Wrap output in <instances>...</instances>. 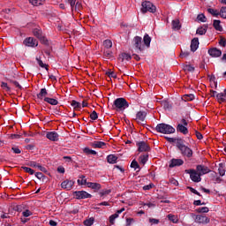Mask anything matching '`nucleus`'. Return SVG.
Listing matches in <instances>:
<instances>
[{
  "label": "nucleus",
  "instance_id": "obj_34",
  "mask_svg": "<svg viewBox=\"0 0 226 226\" xmlns=\"http://www.w3.org/2000/svg\"><path fill=\"white\" fill-rule=\"evenodd\" d=\"M207 11H208V13H210V15H213V17L220 16V11H218V10H215L213 8H208Z\"/></svg>",
  "mask_w": 226,
  "mask_h": 226
},
{
  "label": "nucleus",
  "instance_id": "obj_13",
  "mask_svg": "<svg viewBox=\"0 0 226 226\" xmlns=\"http://www.w3.org/2000/svg\"><path fill=\"white\" fill-rule=\"evenodd\" d=\"M195 223H202L203 225H206V223H209V218L206 215H198L194 218Z\"/></svg>",
  "mask_w": 226,
  "mask_h": 226
},
{
  "label": "nucleus",
  "instance_id": "obj_28",
  "mask_svg": "<svg viewBox=\"0 0 226 226\" xmlns=\"http://www.w3.org/2000/svg\"><path fill=\"white\" fill-rule=\"evenodd\" d=\"M161 105L163 106L164 110H170L172 109V104L167 100L162 101Z\"/></svg>",
  "mask_w": 226,
  "mask_h": 226
},
{
  "label": "nucleus",
  "instance_id": "obj_50",
  "mask_svg": "<svg viewBox=\"0 0 226 226\" xmlns=\"http://www.w3.org/2000/svg\"><path fill=\"white\" fill-rule=\"evenodd\" d=\"M81 9H82V4H80V2H76L74 4V11H80Z\"/></svg>",
  "mask_w": 226,
  "mask_h": 226
},
{
  "label": "nucleus",
  "instance_id": "obj_1",
  "mask_svg": "<svg viewBox=\"0 0 226 226\" xmlns=\"http://www.w3.org/2000/svg\"><path fill=\"white\" fill-rule=\"evenodd\" d=\"M133 47L138 50V52H144V50L147 49H149L151 47V37L149 34H146L143 37V43H142V37L140 36H135L133 38Z\"/></svg>",
  "mask_w": 226,
  "mask_h": 226
},
{
  "label": "nucleus",
  "instance_id": "obj_47",
  "mask_svg": "<svg viewBox=\"0 0 226 226\" xmlns=\"http://www.w3.org/2000/svg\"><path fill=\"white\" fill-rule=\"evenodd\" d=\"M103 45H104L105 49H111V47H112V41L105 40L103 41Z\"/></svg>",
  "mask_w": 226,
  "mask_h": 226
},
{
  "label": "nucleus",
  "instance_id": "obj_32",
  "mask_svg": "<svg viewBox=\"0 0 226 226\" xmlns=\"http://www.w3.org/2000/svg\"><path fill=\"white\" fill-rule=\"evenodd\" d=\"M29 3H31L33 6H40L45 4V0H29Z\"/></svg>",
  "mask_w": 226,
  "mask_h": 226
},
{
  "label": "nucleus",
  "instance_id": "obj_18",
  "mask_svg": "<svg viewBox=\"0 0 226 226\" xmlns=\"http://www.w3.org/2000/svg\"><path fill=\"white\" fill-rule=\"evenodd\" d=\"M46 138H48L49 140H51V142H57V140H59V135L56 132H48L46 133Z\"/></svg>",
  "mask_w": 226,
  "mask_h": 226
},
{
  "label": "nucleus",
  "instance_id": "obj_10",
  "mask_svg": "<svg viewBox=\"0 0 226 226\" xmlns=\"http://www.w3.org/2000/svg\"><path fill=\"white\" fill-rule=\"evenodd\" d=\"M23 45H25V47L34 49V47H38V40L34 37H27L23 41Z\"/></svg>",
  "mask_w": 226,
  "mask_h": 226
},
{
  "label": "nucleus",
  "instance_id": "obj_15",
  "mask_svg": "<svg viewBox=\"0 0 226 226\" xmlns=\"http://www.w3.org/2000/svg\"><path fill=\"white\" fill-rule=\"evenodd\" d=\"M185 163L183 159H171L169 164L170 169H174V167H181Z\"/></svg>",
  "mask_w": 226,
  "mask_h": 226
},
{
  "label": "nucleus",
  "instance_id": "obj_58",
  "mask_svg": "<svg viewBox=\"0 0 226 226\" xmlns=\"http://www.w3.org/2000/svg\"><path fill=\"white\" fill-rule=\"evenodd\" d=\"M37 169L41 170V172H44V174H47L49 170H47V168L41 166L40 163L37 165Z\"/></svg>",
  "mask_w": 226,
  "mask_h": 226
},
{
  "label": "nucleus",
  "instance_id": "obj_19",
  "mask_svg": "<svg viewBox=\"0 0 226 226\" xmlns=\"http://www.w3.org/2000/svg\"><path fill=\"white\" fill-rule=\"evenodd\" d=\"M147 116V113L146 111H139L136 114V121H138V123H144Z\"/></svg>",
  "mask_w": 226,
  "mask_h": 226
},
{
  "label": "nucleus",
  "instance_id": "obj_21",
  "mask_svg": "<svg viewBox=\"0 0 226 226\" xmlns=\"http://www.w3.org/2000/svg\"><path fill=\"white\" fill-rule=\"evenodd\" d=\"M199 49V38H193L191 41V50L195 52Z\"/></svg>",
  "mask_w": 226,
  "mask_h": 226
},
{
  "label": "nucleus",
  "instance_id": "obj_31",
  "mask_svg": "<svg viewBox=\"0 0 226 226\" xmlns=\"http://www.w3.org/2000/svg\"><path fill=\"white\" fill-rule=\"evenodd\" d=\"M183 100L185 102H193V100H195V95L193 94H185Z\"/></svg>",
  "mask_w": 226,
  "mask_h": 226
},
{
  "label": "nucleus",
  "instance_id": "obj_23",
  "mask_svg": "<svg viewBox=\"0 0 226 226\" xmlns=\"http://www.w3.org/2000/svg\"><path fill=\"white\" fill-rule=\"evenodd\" d=\"M173 31H179L181 29V22L179 19H173L171 22Z\"/></svg>",
  "mask_w": 226,
  "mask_h": 226
},
{
  "label": "nucleus",
  "instance_id": "obj_22",
  "mask_svg": "<svg viewBox=\"0 0 226 226\" xmlns=\"http://www.w3.org/2000/svg\"><path fill=\"white\" fill-rule=\"evenodd\" d=\"M222 21L220 19H215L213 22V27L215 29V31H223V27L222 26Z\"/></svg>",
  "mask_w": 226,
  "mask_h": 226
},
{
  "label": "nucleus",
  "instance_id": "obj_39",
  "mask_svg": "<svg viewBox=\"0 0 226 226\" xmlns=\"http://www.w3.org/2000/svg\"><path fill=\"white\" fill-rule=\"evenodd\" d=\"M217 102L219 103H223L225 102V96L223 95V93H220L216 94Z\"/></svg>",
  "mask_w": 226,
  "mask_h": 226
},
{
  "label": "nucleus",
  "instance_id": "obj_7",
  "mask_svg": "<svg viewBox=\"0 0 226 226\" xmlns=\"http://www.w3.org/2000/svg\"><path fill=\"white\" fill-rule=\"evenodd\" d=\"M185 174H190V178L193 181V183H200L202 181L200 172L193 169L185 170Z\"/></svg>",
  "mask_w": 226,
  "mask_h": 226
},
{
  "label": "nucleus",
  "instance_id": "obj_46",
  "mask_svg": "<svg viewBox=\"0 0 226 226\" xmlns=\"http://www.w3.org/2000/svg\"><path fill=\"white\" fill-rule=\"evenodd\" d=\"M22 215L24 216V218H29V216H33V212H31V210L29 209H26L22 212Z\"/></svg>",
  "mask_w": 226,
  "mask_h": 226
},
{
  "label": "nucleus",
  "instance_id": "obj_2",
  "mask_svg": "<svg viewBox=\"0 0 226 226\" xmlns=\"http://www.w3.org/2000/svg\"><path fill=\"white\" fill-rule=\"evenodd\" d=\"M177 149L180 151L182 156L185 158H192L193 156V150L190 147L185 145V139L177 138Z\"/></svg>",
  "mask_w": 226,
  "mask_h": 226
},
{
  "label": "nucleus",
  "instance_id": "obj_40",
  "mask_svg": "<svg viewBox=\"0 0 226 226\" xmlns=\"http://www.w3.org/2000/svg\"><path fill=\"white\" fill-rule=\"evenodd\" d=\"M196 213H209V207H200L196 209Z\"/></svg>",
  "mask_w": 226,
  "mask_h": 226
},
{
  "label": "nucleus",
  "instance_id": "obj_36",
  "mask_svg": "<svg viewBox=\"0 0 226 226\" xmlns=\"http://www.w3.org/2000/svg\"><path fill=\"white\" fill-rule=\"evenodd\" d=\"M167 218L170 220V222H172V223H177V222H179L177 217L172 214L168 215Z\"/></svg>",
  "mask_w": 226,
  "mask_h": 226
},
{
  "label": "nucleus",
  "instance_id": "obj_37",
  "mask_svg": "<svg viewBox=\"0 0 226 226\" xmlns=\"http://www.w3.org/2000/svg\"><path fill=\"white\" fill-rule=\"evenodd\" d=\"M36 61L39 64V66H41V68H45V70H47V72H49V65L47 64H43V61H41V59L36 57Z\"/></svg>",
  "mask_w": 226,
  "mask_h": 226
},
{
  "label": "nucleus",
  "instance_id": "obj_48",
  "mask_svg": "<svg viewBox=\"0 0 226 226\" xmlns=\"http://www.w3.org/2000/svg\"><path fill=\"white\" fill-rule=\"evenodd\" d=\"M197 20L199 21V22H206L207 20V19L206 18V15H204V14H199L198 16H197Z\"/></svg>",
  "mask_w": 226,
  "mask_h": 226
},
{
  "label": "nucleus",
  "instance_id": "obj_8",
  "mask_svg": "<svg viewBox=\"0 0 226 226\" xmlns=\"http://www.w3.org/2000/svg\"><path fill=\"white\" fill-rule=\"evenodd\" d=\"M182 124H178L177 125V132L178 133H182L183 135H188L189 132H188V122L186 121V119L183 118L181 120Z\"/></svg>",
  "mask_w": 226,
  "mask_h": 226
},
{
  "label": "nucleus",
  "instance_id": "obj_25",
  "mask_svg": "<svg viewBox=\"0 0 226 226\" xmlns=\"http://www.w3.org/2000/svg\"><path fill=\"white\" fill-rule=\"evenodd\" d=\"M119 59L120 61H131L132 59V55L131 54H128V53H122L120 56H119Z\"/></svg>",
  "mask_w": 226,
  "mask_h": 226
},
{
  "label": "nucleus",
  "instance_id": "obj_59",
  "mask_svg": "<svg viewBox=\"0 0 226 226\" xmlns=\"http://www.w3.org/2000/svg\"><path fill=\"white\" fill-rule=\"evenodd\" d=\"M188 190H190V192L192 193H194V195H198L199 197H200V192H199L197 190H195L193 187H187Z\"/></svg>",
  "mask_w": 226,
  "mask_h": 226
},
{
  "label": "nucleus",
  "instance_id": "obj_51",
  "mask_svg": "<svg viewBox=\"0 0 226 226\" xmlns=\"http://www.w3.org/2000/svg\"><path fill=\"white\" fill-rule=\"evenodd\" d=\"M1 87H3V89H5L7 92L11 91V87H10L8 86V83H6V82H2L1 83Z\"/></svg>",
  "mask_w": 226,
  "mask_h": 226
},
{
  "label": "nucleus",
  "instance_id": "obj_6",
  "mask_svg": "<svg viewBox=\"0 0 226 226\" xmlns=\"http://www.w3.org/2000/svg\"><path fill=\"white\" fill-rule=\"evenodd\" d=\"M141 6V13H147V11H149V13H154L156 11V6L149 1L142 2Z\"/></svg>",
  "mask_w": 226,
  "mask_h": 226
},
{
  "label": "nucleus",
  "instance_id": "obj_49",
  "mask_svg": "<svg viewBox=\"0 0 226 226\" xmlns=\"http://www.w3.org/2000/svg\"><path fill=\"white\" fill-rule=\"evenodd\" d=\"M219 15L220 17H222V19H226V7H222L220 11H219Z\"/></svg>",
  "mask_w": 226,
  "mask_h": 226
},
{
  "label": "nucleus",
  "instance_id": "obj_63",
  "mask_svg": "<svg viewBox=\"0 0 226 226\" xmlns=\"http://www.w3.org/2000/svg\"><path fill=\"white\" fill-rule=\"evenodd\" d=\"M154 184H149L147 185H144L143 190L149 191V190H151V188H154Z\"/></svg>",
  "mask_w": 226,
  "mask_h": 226
},
{
  "label": "nucleus",
  "instance_id": "obj_54",
  "mask_svg": "<svg viewBox=\"0 0 226 226\" xmlns=\"http://www.w3.org/2000/svg\"><path fill=\"white\" fill-rule=\"evenodd\" d=\"M77 183H78V185H86V186H87V185L89 184V182H87V179H78V181H77Z\"/></svg>",
  "mask_w": 226,
  "mask_h": 226
},
{
  "label": "nucleus",
  "instance_id": "obj_61",
  "mask_svg": "<svg viewBox=\"0 0 226 226\" xmlns=\"http://www.w3.org/2000/svg\"><path fill=\"white\" fill-rule=\"evenodd\" d=\"M11 151H13V153H14L15 154H20L22 153V151L19 150V147H11Z\"/></svg>",
  "mask_w": 226,
  "mask_h": 226
},
{
  "label": "nucleus",
  "instance_id": "obj_26",
  "mask_svg": "<svg viewBox=\"0 0 226 226\" xmlns=\"http://www.w3.org/2000/svg\"><path fill=\"white\" fill-rule=\"evenodd\" d=\"M7 80H8V82H10V84H12L13 86H15V87H17L20 91H22V89H24V87H21V85H20V83H19V81L14 80L12 79H7Z\"/></svg>",
  "mask_w": 226,
  "mask_h": 226
},
{
  "label": "nucleus",
  "instance_id": "obj_57",
  "mask_svg": "<svg viewBox=\"0 0 226 226\" xmlns=\"http://www.w3.org/2000/svg\"><path fill=\"white\" fill-rule=\"evenodd\" d=\"M166 140L168 142H170V143H176V147H177V139H175V138H169V137H165Z\"/></svg>",
  "mask_w": 226,
  "mask_h": 226
},
{
  "label": "nucleus",
  "instance_id": "obj_16",
  "mask_svg": "<svg viewBox=\"0 0 226 226\" xmlns=\"http://www.w3.org/2000/svg\"><path fill=\"white\" fill-rule=\"evenodd\" d=\"M197 172H199L200 176H204L205 174H209L211 172V170L207 166L204 165H198L196 167Z\"/></svg>",
  "mask_w": 226,
  "mask_h": 226
},
{
  "label": "nucleus",
  "instance_id": "obj_56",
  "mask_svg": "<svg viewBox=\"0 0 226 226\" xmlns=\"http://www.w3.org/2000/svg\"><path fill=\"white\" fill-rule=\"evenodd\" d=\"M220 47H226V39L225 37H221L219 40Z\"/></svg>",
  "mask_w": 226,
  "mask_h": 226
},
{
  "label": "nucleus",
  "instance_id": "obj_41",
  "mask_svg": "<svg viewBox=\"0 0 226 226\" xmlns=\"http://www.w3.org/2000/svg\"><path fill=\"white\" fill-rule=\"evenodd\" d=\"M34 175H35V177H37V179H40L41 181H45V179H47V177L43 175V173L41 172H36Z\"/></svg>",
  "mask_w": 226,
  "mask_h": 226
},
{
  "label": "nucleus",
  "instance_id": "obj_53",
  "mask_svg": "<svg viewBox=\"0 0 226 226\" xmlns=\"http://www.w3.org/2000/svg\"><path fill=\"white\" fill-rule=\"evenodd\" d=\"M112 192V191L110 189H106V190H102L100 192L101 197H104V195H109Z\"/></svg>",
  "mask_w": 226,
  "mask_h": 226
},
{
  "label": "nucleus",
  "instance_id": "obj_12",
  "mask_svg": "<svg viewBox=\"0 0 226 226\" xmlns=\"http://www.w3.org/2000/svg\"><path fill=\"white\" fill-rule=\"evenodd\" d=\"M34 36L38 38V40H41L45 45H49V40H47L43 35H41V30L35 28L33 31Z\"/></svg>",
  "mask_w": 226,
  "mask_h": 226
},
{
  "label": "nucleus",
  "instance_id": "obj_44",
  "mask_svg": "<svg viewBox=\"0 0 226 226\" xmlns=\"http://www.w3.org/2000/svg\"><path fill=\"white\" fill-rule=\"evenodd\" d=\"M206 34V28L204 26H200L196 30V34H200V36H203Z\"/></svg>",
  "mask_w": 226,
  "mask_h": 226
},
{
  "label": "nucleus",
  "instance_id": "obj_17",
  "mask_svg": "<svg viewBox=\"0 0 226 226\" xmlns=\"http://www.w3.org/2000/svg\"><path fill=\"white\" fill-rule=\"evenodd\" d=\"M208 55L211 57H221L222 56V50L218 48H211L208 49Z\"/></svg>",
  "mask_w": 226,
  "mask_h": 226
},
{
  "label": "nucleus",
  "instance_id": "obj_30",
  "mask_svg": "<svg viewBox=\"0 0 226 226\" xmlns=\"http://www.w3.org/2000/svg\"><path fill=\"white\" fill-rule=\"evenodd\" d=\"M218 172H219V176L221 177L225 176V164L222 162L219 163Z\"/></svg>",
  "mask_w": 226,
  "mask_h": 226
},
{
  "label": "nucleus",
  "instance_id": "obj_62",
  "mask_svg": "<svg viewBox=\"0 0 226 226\" xmlns=\"http://www.w3.org/2000/svg\"><path fill=\"white\" fill-rule=\"evenodd\" d=\"M149 222L153 223L154 225H158L160 223V220L154 219V218H150Z\"/></svg>",
  "mask_w": 226,
  "mask_h": 226
},
{
  "label": "nucleus",
  "instance_id": "obj_45",
  "mask_svg": "<svg viewBox=\"0 0 226 226\" xmlns=\"http://www.w3.org/2000/svg\"><path fill=\"white\" fill-rule=\"evenodd\" d=\"M93 223H94V218H93V217L84 221V225H86V226H91V225H93Z\"/></svg>",
  "mask_w": 226,
  "mask_h": 226
},
{
  "label": "nucleus",
  "instance_id": "obj_38",
  "mask_svg": "<svg viewBox=\"0 0 226 226\" xmlns=\"http://www.w3.org/2000/svg\"><path fill=\"white\" fill-rule=\"evenodd\" d=\"M83 152L86 154H94V155H96L98 154V153L93 149H90L89 147H85Z\"/></svg>",
  "mask_w": 226,
  "mask_h": 226
},
{
  "label": "nucleus",
  "instance_id": "obj_20",
  "mask_svg": "<svg viewBox=\"0 0 226 226\" xmlns=\"http://www.w3.org/2000/svg\"><path fill=\"white\" fill-rule=\"evenodd\" d=\"M87 188H91L92 190H94V192H98L102 188V185L99 183H93V182H88L87 184Z\"/></svg>",
  "mask_w": 226,
  "mask_h": 226
},
{
  "label": "nucleus",
  "instance_id": "obj_14",
  "mask_svg": "<svg viewBox=\"0 0 226 226\" xmlns=\"http://www.w3.org/2000/svg\"><path fill=\"white\" fill-rule=\"evenodd\" d=\"M73 185H75V182L73 180H64L61 184V188L70 192V190H72V188H73Z\"/></svg>",
  "mask_w": 226,
  "mask_h": 226
},
{
  "label": "nucleus",
  "instance_id": "obj_11",
  "mask_svg": "<svg viewBox=\"0 0 226 226\" xmlns=\"http://www.w3.org/2000/svg\"><path fill=\"white\" fill-rule=\"evenodd\" d=\"M136 146L138 147V151L139 153H147L151 151V147H149V145L146 143V141H139L136 143Z\"/></svg>",
  "mask_w": 226,
  "mask_h": 226
},
{
  "label": "nucleus",
  "instance_id": "obj_5",
  "mask_svg": "<svg viewBox=\"0 0 226 226\" xmlns=\"http://www.w3.org/2000/svg\"><path fill=\"white\" fill-rule=\"evenodd\" d=\"M113 107H115L114 109H117V110H124V109L130 107V104H128L126 99L120 97L114 101Z\"/></svg>",
  "mask_w": 226,
  "mask_h": 226
},
{
  "label": "nucleus",
  "instance_id": "obj_24",
  "mask_svg": "<svg viewBox=\"0 0 226 226\" xmlns=\"http://www.w3.org/2000/svg\"><path fill=\"white\" fill-rule=\"evenodd\" d=\"M93 147H97L98 149H103L107 146V143L103 141H94L93 142Z\"/></svg>",
  "mask_w": 226,
  "mask_h": 226
},
{
  "label": "nucleus",
  "instance_id": "obj_4",
  "mask_svg": "<svg viewBox=\"0 0 226 226\" xmlns=\"http://www.w3.org/2000/svg\"><path fill=\"white\" fill-rule=\"evenodd\" d=\"M155 132L158 133H164L165 135H170V133H176V129L170 124L162 123L156 125Z\"/></svg>",
  "mask_w": 226,
  "mask_h": 226
},
{
  "label": "nucleus",
  "instance_id": "obj_27",
  "mask_svg": "<svg viewBox=\"0 0 226 226\" xmlns=\"http://www.w3.org/2000/svg\"><path fill=\"white\" fill-rule=\"evenodd\" d=\"M107 162L108 163H111V164L117 163V156H116L115 154H109L107 156Z\"/></svg>",
  "mask_w": 226,
  "mask_h": 226
},
{
  "label": "nucleus",
  "instance_id": "obj_33",
  "mask_svg": "<svg viewBox=\"0 0 226 226\" xmlns=\"http://www.w3.org/2000/svg\"><path fill=\"white\" fill-rule=\"evenodd\" d=\"M71 106L73 107L74 110H79V109H80V107H81V104H80V102H79L75 100H72L71 102Z\"/></svg>",
  "mask_w": 226,
  "mask_h": 226
},
{
  "label": "nucleus",
  "instance_id": "obj_64",
  "mask_svg": "<svg viewBox=\"0 0 226 226\" xmlns=\"http://www.w3.org/2000/svg\"><path fill=\"white\" fill-rule=\"evenodd\" d=\"M188 56H190V51H181L180 53V56L181 57H188Z\"/></svg>",
  "mask_w": 226,
  "mask_h": 226
},
{
  "label": "nucleus",
  "instance_id": "obj_60",
  "mask_svg": "<svg viewBox=\"0 0 226 226\" xmlns=\"http://www.w3.org/2000/svg\"><path fill=\"white\" fill-rule=\"evenodd\" d=\"M104 56L109 59V57H112V51L109 49L104 50Z\"/></svg>",
  "mask_w": 226,
  "mask_h": 226
},
{
  "label": "nucleus",
  "instance_id": "obj_42",
  "mask_svg": "<svg viewBox=\"0 0 226 226\" xmlns=\"http://www.w3.org/2000/svg\"><path fill=\"white\" fill-rule=\"evenodd\" d=\"M184 70H185V72H195V67H193L191 64H185V65H184Z\"/></svg>",
  "mask_w": 226,
  "mask_h": 226
},
{
  "label": "nucleus",
  "instance_id": "obj_29",
  "mask_svg": "<svg viewBox=\"0 0 226 226\" xmlns=\"http://www.w3.org/2000/svg\"><path fill=\"white\" fill-rule=\"evenodd\" d=\"M139 160V163H142V165H146V163H147V161L149 160V155L148 154L140 155Z\"/></svg>",
  "mask_w": 226,
  "mask_h": 226
},
{
  "label": "nucleus",
  "instance_id": "obj_9",
  "mask_svg": "<svg viewBox=\"0 0 226 226\" xmlns=\"http://www.w3.org/2000/svg\"><path fill=\"white\" fill-rule=\"evenodd\" d=\"M72 195L74 199H77V200H81L84 199H91L93 195L91 193L86 192V191H75L72 192Z\"/></svg>",
  "mask_w": 226,
  "mask_h": 226
},
{
  "label": "nucleus",
  "instance_id": "obj_3",
  "mask_svg": "<svg viewBox=\"0 0 226 226\" xmlns=\"http://www.w3.org/2000/svg\"><path fill=\"white\" fill-rule=\"evenodd\" d=\"M49 96V92L47 91V88H41L40 90V93L37 94L38 100H43L46 102V103H49V105H58L59 101L54 98L47 97Z\"/></svg>",
  "mask_w": 226,
  "mask_h": 226
},
{
  "label": "nucleus",
  "instance_id": "obj_55",
  "mask_svg": "<svg viewBox=\"0 0 226 226\" xmlns=\"http://www.w3.org/2000/svg\"><path fill=\"white\" fill-rule=\"evenodd\" d=\"M67 3L70 4L72 11H74L75 3H77V0H67Z\"/></svg>",
  "mask_w": 226,
  "mask_h": 226
},
{
  "label": "nucleus",
  "instance_id": "obj_35",
  "mask_svg": "<svg viewBox=\"0 0 226 226\" xmlns=\"http://www.w3.org/2000/svg\"><path fill=\"white\" fill-rule=\"evenodd\" d=\"M131 168L134 169V170H138V172L140 170V165H139V162L135 160L132 162Z\"/></svg>",
  "mask_w": 226,
  "mask_h": 226
},
{
  "label": "nucleus",
  "instance_id": "obj_43",
  "mask_svg": "<svg viewBox=\"0 0 226 226\" xmlns=\"http://www.w3.org/2000/svg\"><path fill=\"white\" fill-rule=\"evenodd\" d=\"M21 169H23V170H25V172H26L27 174H30V176H33V174H34V170L29 167L23 166L21 167Z\"/></svg>",
  "mask_w": 226,
  "mask_h": 226
},
{
  "label": "nucleus",
  "instance_id": "obj_52",
  "mask_svg": "<svg viewBox=\"0 0 226 226\" xmlns=\"http://www.w3.org/2000/svg\"><path fill=\"white\" fill-rule=\"evenodd\" d=\"M90 119H92V121H96V119H98V113L94 110V111L90 114Z\"/></svg>",
  "mask_w": 226,
  "mask_h": 226
}]
</instances>
